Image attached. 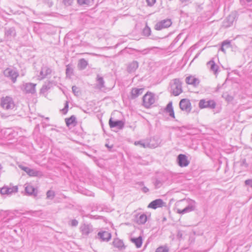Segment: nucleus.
Here are the masks:
<instances>
[{
  "label": "nucleus",
  "instance_id": "obj_1",
  "mask_svg": "<svg viewBox=\"0 0 252 252\" xmlns=\"http://www.w3.org/2000/svg\"><path fill=\"white\" fill-rule=\"evenodd\" d=\"M186 202L187 205L183 209H177V213L179 214H185L194 211L196 208V202L192 199H183L177 203V205L180 206L181 203Z\"/></svg>",
  "mask_w": 252,
  "mask_h": 252
},
{
  "label": "nucleus",
  "instance_id": "obj_2",
  "mask_svg": "<svg viewBox=\"0 0 252 252\" xmlns=\"http://www.w3.org/2000/svg\"><path fill=\"white\" fill-rule=\"evenodd\" d=\"M183 92L182 83L179 79L173 80L171 83V92L174 96H178Z\"/></svg>",
  "mask_w": 252,
  "mask_h": 252
},
{
  "label": "nucleus",
  "instance_id": "obj_3",
  "mask_svg": "<svg viewBox=\"0 0 252 252\" xmlns=\"http://www.w3.org/2000/svg\"><path fill=\"white\" fill-rule=\"evenodd\" d=\"M3 74L5 77L9 78L11 81L15 83L19 74L16 68L8 67L3 71Z\"/></svg>",
  "mask_w": 252,
  "mask_h": 252
},
{
  "label": "nucleus",
  "instance_id": "obj_4",
  "mask_svg": "<svg viewBox=\"0 0 252 252\" xmlns=\"http://www.w3.org/2000/svg\"><path fill=\"white\" fill-rule=\"evenodd\" d=\"M1 107L5 110H11L15 107V103L12 98L9 96L2 97L0 100Z\"/></svg>",
  "mask_w": 252,
  "mask_h": 252
},
{
  "label": "nucleus",
  "instance_id": "obj_5",
  "mask_svg": "<svg viewBox=\"0 0 252 252\" xmlns=\"http://www.w3.org/2000/svg\"><path fill=\"white\" fill-rule=\"evenodd\" d=\"M155 102V95L152 93L148 92L143 97V104L146 108H149Z\"/></svg>",
  "mask_w": 252,
  "mask_h": 252
},
{
  "label": "nucleus",
  "instance_id": "obj_6",
  "mask_svg": "<svg viewBox=\"0 0 252 252\" xmlns=\"http://www.w3.org/2000/svg\"><path fill=\"white\" fill-rule=\"evenodd\" d=\"M216 103L213 100L201 99L199 102V107L200 109L209 108L214 109L216 107Z\"/></svg>",
  "mask_w": 252,
  "mask_h": 252
},
{
  "label": "nucleus",
  "instance_id": "obj_7",
  "mask_svg": "<svg viewBox=\"0 0 252 252\" xmlns=\"http://www.w3.org/2000/svg\"><path fill=\"white\" fill-rule=\"evenodd\" d=\"M18 191V187L16 186H4L0 189V192L2 195H10L13 193H15Z\"/></svg>",
  "mask_w": 252,
  "mask_h": 252
},
{
  "label": "nucleus",
  "instance_id": "obj_8",
  "mask_svg": "<svg viewBox=\"0 0 252 252\" xmlns=\"http://www.w3.org/2000/svg\"><path fill=\"white\" fill-rule=\"evenodd\" d=\"M179 106L182 111L187 113H189L191 110V103L188 99L184 98L181 99L179 103Z\"/></svg>",
  "mask_w": 252,
  "mask_h": 252
},
{
  "label": "nucleus",
  "instance_id": "obj_9",
  "mask_svg": "<svg viewBox=\"0 0 252 252\" xmlns=\"http://www.w3.org/2000/svg\"><path fill=\"white\" fill-rule=\"evenodd\" d=\"M51 72L52 69L50 67L47 66H43L41 68L39 74L37 76V79L39 80H43L50 74Z\"/></svg>",
  "mask_w": 252,
  "mask_h": 252
},
{
  "label": "nucleus",
  "instance_id": "obj_10",
  "mask_svg": "<svg viewBox=\"0 0 252 252\" xmlns=\"http://www.w3.org/2000/svg\"><path fill=\"white\" fill-rule=\"evenodd\" d=\"M171 24L172 22L170 19H164L157 23L155 28L157 30H160L170 27Z\"/></svg>",
  "mask_w": 252,
  "mask_h": 252
},
{
  "label": "nucleus",
  "instance_id": "obj_11",
  "mask_svg": "<svg viewBox=\"0 0 252 252\" xmlns=\"http://www.w3.org/2000/svg\"><path fill=\"white\" fill-rule=\"evenodd\" d=\"M36 84L27 83L23 85L22 88L26 93L33 94L36 92Z\"/></svg>",
  "mask_w": 252,
  "mask_h": 252
},
{
  "label": "nucleus",
  "instance_id": "obj_12",
  "mask_svg": "<svg viewBox=\"0 0 252 252\" xmlns=\"http://www.w3.org/2000/svg\"><path fill=\"white\" fill-rule=\"evenodd\" d=\"M177 162L180 167H186L189 163V161L188 160L187 157L186 155L183 154H180L177 157Z\"/></svg>",
  "mask_w": 252,
  "mask_h": 252
},
{
  "label": "nucleus",
  "instance_id": "obj_13",
  "mask_svg": "<svg viewBox=\"0 0 252 252\" xmlns=\"http://www.w3.org/2000/svg\"><path fill=\"white\" fill-rule=\"evenodd\" d=\"M80 231L83 235L87 236L93 232V228L92 225L89 224H83L80 226Z\"/></svg>",
  "mask_w": 252,
  "mask_h": 252
},
{
  "label": "nucleus",
  "instance_id": "obj_14",
  "mask_svg": "<svg viewBox=\"0 0 252 252\" xmlns=\"http://www.w3.org/2000/svg\"><path fill=\"white\" fill-rule=\"evenodd\" d=\"M16 33L14 28H10L5 29L4 37L6 40H11L16 36Z\"/></svg>",
  "mask_w": 252,
  "mask_h": 252
},
{
  "label": "nucleus",
  "instance_id": "obj_15",
  "mask_svg": "<svg viewBox=\"0 0 252 252\" xmlns=\"http://www.w3.org/2000/svg\"><path fill=\"white\" fill-rule=\"evenodd\" d=\"M109 124L110 127H117L119 129H122L124 126L123 121L120 120L114 121L112 118H110L109 121Z\"/></svg>",
  "mask_w": 252,
  "mask_h": 252
},
{
  "label": "nucleus",
  "instance_id": "obj_16",
  "mask_svg": "<svg viewBox=\"0 0 252 252\" xmlns=\"http://www.w3.org/2000/svg\"><path fill=\"white\" fill-rule=\"evenodd\" d=\"M164 202L161 199H157L152 201L148 205V208L156 209L163 206Z\"/></svg>",
  "mask_w": 252,
  "mask_h": 252
},
{
  "label": "nucleus",
  "instance_id": "obj_17",
  "mask_svg": "<svg viewBox=\"0 0 252 252\" xmlns=\"http://www.w3.org/2000/svg\"><path fill=\"white\" fill-rule=\"evenodd\" d=\"M135 145L144 148H155L159 146L158 143H134Z\"/></svg>",
  "mask_w": 252,
  "mask_h": 252
},
{
  "label": "nucleus",
  "instance_id": "obj_18",
  "mask_svg": "<svg viewBox=\"0 0 252 252\" xmlns=\"http://www.w3.org/2000/svg\"><path fill=\"white\" fill-rule=\"evenodd\" d=\"M208 68L210 70L213 72L214 74L216 75L218 73L219 66L216 64L213 60H211L207 63Z\"/></svg>",
  "mask_w": 252,
  "mask_h": 252
},
{
  "label": "nucleus",
  "instance_id": "obj_19",
  "mask_svg": "<svg viewBox=\"0 0 252 252\" xmlns=\"http://www.w3.org/2000/svg\"><path fill=\"white\" fill-rule=\"evenodd\" d=\"M98 237L103 241H108L111 238V234L108 231H101L97 234Z\"/></svg>",
  "mask_w": 252,
  "mask_h": 252
},
{
  "label": "nucleus",
  "instance_id": "obj_20",
  "mask_svg": "<svg viewBox=\"0 0 252 252\" xmlns=\"http://www.w3.org/2000/svg\"><path fill=\"white\" fill-rule=\"evenodd\" d=\"M136 222L139 224H144L147 220V217L145 214H138L136 216Z\"/></svg>",
  "mask_w": 252,
  "mask_h": 252
},
{
  "label": "nucleus",
  "instance_id": "obj_21",
  "mask_svg": "<svg viewBox=\"0 0 252 252\" xmlns=\"http://www.w3.org/2000/svg\"><path fill=\"white\" fill-rule=\"evenodd\" d=\"M186 82L188 84L192 85L194 86H197L199 83V81L198 79L191 76H188L186 78Z\"/></svg>",
  "mask_w": 252,
  "mask_h": 252
},
{
  "label": "nucleus",
  "instance_id": "obj_22",
  "mask_svg": "<svg viewBox=\"0 0 252 252\" xmlns=\"http://www.w3.org/2000/svg\"><path fill=\"white\" fill-rule=\"evenodd\" d=\"M143 89L132 88L131 91V97L134 99L142 94Z\"/></svg>",
  "mask_w": 252,
  "mask_h": 252
},
{
  "label": "nucleus",
  "instance_id": "obj_23",
  "mask_svg": "<svg viewBox=\"0 0 252 252\" xmlns=\"http://www.w3.org/2000/svg\"><path fill=\"white\" fill-rule=\"evenodd\" d=\"M28 175L31 177H41L43 175V174L39 170L31 168L28 172Z\"/></svg>",
  "mask_w": 252,
  "mask_h": 252
},
{
  "label": "nucleus",
  "instance_id": "obj_24",
  "mask_svg": "<svg viewBox=\"0 0 252 252\" xmlns=\"http://www.w3.org/2000/svg\"><path fill=\"white\" fill-rule=\"evenodd\" d=\"M138 67V63L137 61H133L127 66V71L131 73L134 72Z\"/></svg>",
  "mask_w": 252,
  "mask_h": 252
},
{
  "label": "nucleus",
  "instance_id": "obj_25",
  "mask_svg": "<svg viewBox=\"0 0 252 252\" xmlns=\"http://www.w3.org/2000/svg\"><path fill=\"white\" fill-rule=\"evenodd\" d=\"M88 65V61L84 59H81L78 61L77 66L80 70H84Z\"/></svg>",
  "mask_w": 252,
  "mask_h": 252
},
{
  "label": "nucleus",
  "instance_id": "obj_26",
  "mask_svg": "<svg viewBox=\"0 0 252 252\" xmlns=\"http://www.w3.org/2000/svg\"><path fill=\"white\" fill-rule=\"evenodd\" d=\"M131 241L135 245L137 248H140L143 243L141 236H139L137 238H132L131 239Z\"/></svg>",
  "mask_w": 252,
  "mask_h": 252
},
{
  "label": "nucleus",
  "instance_id": "obj_27",
  "mask_svg": "<svg viewBox=\"0 0 252 252\" xmlns=\"http://www.w3.org/2000/svg\"><path fill=\"white\" fill-rule=\"evenodd\" d=\"M166 111L168 113L169 115L173 118H175L174 112L173 110V108L172 107V102H170L166 106Z\"/></svg>",
  "mask_w": 252,
  "mask_h": 252
},
{
  "label": "nucleus",
  "instance_id": "obj_28",
  "mask_svg": "<svg viewBox=\"0 0 252 252\" xmlns=\"http://www.w3.org/2000/svg\"><path fill=\"white\" fill-rule=\"evenodd\" d=\"M65 123L68 126H74L76 124L75 117L74 116H72L69 118L66 119Z\"/></svg>",
  "mask_w": 252,
  "mask_h": 252
},
{
  "label": "nucleus",
  "instance_id": "obj_29",
  "mask_svg": "<svg viewBox=\"0 0 252 252\" xmlns=\"http://www.w3.org/2000/svg\"><path fill=\"white\" fill-rule=\"evenodd\" d=\"M113 245L115 247L118 249H122L124 247L123 242L119 239H115L113 242Z\"/></svg>",
  "mask_w": 252,
  "mask_h": 252
},
{
  "label": "nucleus",
  "instance_id": "obj_30",
  "mask_svg": "<svg viewBox=\"0 0 252 252\" xmlns=\"http://www.w3.org/2000/svg\"><path fill=\"white\" fill-rule=\"evenodd\" d=\"M25 186V191L28 194H34L35 188L29 184H26Z\"/></svg>",
  "mask_w": 252,
  "mask_h": 252
},
{
  "label": "nucleus",
  "instance_id": "obj_31",
  "mask_svg": "<svg viewBox=\"0 0 252 252\" xmlns=\"http://www.w3.org/2000/svg\"><path fill=\"white\" fill-rule=\"evenodd\" d=\"M77 3L80 5L90 6L93 4L94 0H77Z\"/></svg>",
  "mask_w": 252,
  "mask_h": 252
},
{
  "label": "nucleus",
  "instance_id": "obj_32",
  "mask_svg": "<svg viewBox=\"0 0 252 252\" xmlns=\"http://www.w3.org/2000/svg\"><path fill=\"white\" fill-rule=\"evenodd\" d=\"M97 88L99 89H101L104 87V81L103 78L99 75L97 76Z\"/></svg>",
  "mask_w": 252,
  "mask_h": 252
},
{
  "label": "nucleus",
  "instance_id": "obj_33",
  "mask_svg": "<svg viewBox=\"0 0 252 252\" xmlns=\"http://www.w3.org/2000/svg\"><path fill=\"white\" fill-rule=\"evenodd\" d=\"M51 86V85L50 82H49L48 84H45L43 85V86L40 89V93L44 94L50 88Z\"/></svg>",
  "mask_w": 252,
  "mask_h": 252
},
{
  "label": "nucleus",
  "instance_id": "obj_34",
  "mask_svg": "<svg viewBox=\"0 0 252 252\" xmlns=\"http://www.w3.org/2000/svg\"><path fill=\"white\" fill-rule=\"evenodd\" d=\"M169 249L166 246H162L158 248L155 252H168Z\"/></svg>",
  "mask_w": 252,
  "mask_h": 252
},
{
  "label": "nucleus",
  "instance_id": "obj_35",
  "mask_svg": "<svg viewBox=\"0 0 252 252\" xmlns=\"http://www.w3.org/2000/svg\"><path fill=\"white\" fill-rule=\"evenodd\" d=\"M73 73V70L72 68L69 65H66V74L67 76L70 77Z\"/></svg>",
  "mask_w": 252,
  "mask_h": 252
},
{
  "label": "nucleus",
  "instance_id": "obj_36",
  "mask_svg": "<svg viewBox=\"0 0 252 252\" xmlns=\"http://www.w3.org/2000/svg\"><path fill=\"white\" fill-rule=\"evenodd\" d=\"M46 195L47 198L52 199L55 196V192L53 190H49L47 192Z\"/></svg>",
  "mask_w": 252,
  "mask_h": 252
},
{
  "label": "nucleus",
  "instance_id": "obj_37",
  "mask_svg": "<svg viewBox=\"0 0 252 252\" xmlns=\"http://www.w3.org/2000/svg\"><path fill=\"white\" fill-rule=\"evenodd\" d=\"M223 97H224L225 98V100L226 101H227L228 102H230V101H232L233 99V97L231 95H230L227 94H223Z\"/></svg>",
  "mask_w": 252,
  "mask_h": 252
},
{
  "label": "nucleus",
  "instance_id": "obj_38",
  "mask_svg": "<svg viewBox=\"0 0 252 252\" xmlns=\"http://www.w3.org/2000/svg\"><path fill=\"white\" fill-rule=\"evenodd\" d=\"M18 167L22 170L24 171L25 172H26V173L28 174V172L30 170V169H31L29 167H26V166H24L22 164H19L18 165Z\"/></svg>",
  "mask_w": 252,
  "mask_h": 252
},
{
  "label": "nucleus",
  "instance_id": "obj_39",
  "mask_svg": "<svg viewBox=\"0 0 252 252\" xmlns=\"http://www.w3.org/2000/svg\"><path fill=\"white\" fill-rule=\"evenodd\" d=\"M73 1L74 0H63V2L65 5L69 6L72 4Z\"/></svg>",
  "mask_w": 252,
  "mask_h": 252
},
{
  "label": "nucleus",
  "instance_id": "obj_40",
  "mask_svg": "<svg viewBox=\"0 0 252 252\" xmlns=\"http://www.w3.org/2000/svg\"><path fill=\"white\" fill-rule=\"evenodd\" d=\"M68 101L65 102L64 107L62 110L63 113L65 114L68 111Z\"/></svg>",
  "mask_w": 252,
  "mask_h": 252
},
{
  "label": "nucleus",
  "instance_id": "obj_41",
  "mask_svg": "<svg viewBox=\"0 0 252 252\" xmlns=\"http://www.w3.org/2000/svg\"><path fill=\"white\" fill-rule=\"evenodd\" d=\"M240 165L245 168H247L248 167V164L246 162L245 159H242V160L241 161Z\"/></svg>",
  "mask_w": 252,
  "mask_h": 252
},
{
  "label": "nucleus",
  "instance_id": "obj_42",
  "mask_svg": "<svg viewBox=\"0 0 252 252\" xmlns=\"http://www.w3.org/2000/svg\"><path fill=\"white\" fill-rule=\"evenodd\" d=\"M155 186L156 189L160 188L162 186V182L159 180H156L155 182Z\"/></svg>",
  "mask_w": 252,
  "mask_h": 252
},
{
  "label": "nucleus",
  "instance_id": "obj_43",
  "mask_svg": "<svg viewBox=\"0 0 252 252\" xmlns=\"http://www.w3.org/2000/svg\"><path fill=\"white\" fill-rule=\"evenodd\" d=\"M223 46L226 48H229L230 47V42L229 41L225 40L222 43V45Z\"/></svg>",
  "mask_w": 252,
  "mask_h": 252
},
{
  "label": "nucleus",
  "instance_id": "obj_44",
  "mask_svg": "<svg viewBox=\"0 0 252 252\" xmlns=\"http://www.w3.org/2000/svg\"><path fill=\"white\" fill-rule=\"evenodd\" d=\"M147 5L149 6H152L155 3L156 0H146Z\"/></svg>",
  "mask_w": 252,
  "mask_h": 252
},
{
  "label": "nucleus",
  "instance_id": "obj_45",
  "mask_svg": "<svg viewBox=\"0 0 252 252\" xmlns=\"http://www.w3.org/2000/svg\"><path fill=\"white\" fill-rule=\"evenodd\" d=\"M245 184L252 188V179H248L245 181Z\"/></svg>",
  "mask_w": 252,
  "mask_h": 252
},
{
  "label": "nucleus",
  "instance_id": "obj_46",
  "mask_svg": "<svg viewBox=\"0 0 252 252\" xmlns=\"http://www.w3.org/2000/svg\"><path fill=\"white\" fill-rule=\"evenodd\" d=\"M78 222L76 220H72L71 221V225L72 226H76L78 225Z\"/></svg>",
  "mask_w": 252,
  "mask_h": 252
},
{
  "label": "nucleus",
  "instance_id": "obj_47",
  "mask_svg": "<svg viewBox=\"0 0 252 252\" xmlns=\"http://www.w3.org/2000/svg\"><path fill=\"white\" fill-rule=\"evenodd\" d=\"M183 232L180 231V230H179L177 232V237L178 239H182L183 238Z\"/></svg>",
  "mask_w": 252,
  "mask_h": 252
},
{
  "label": "nucleus",
  "instance_id": "obj_48",
  "mask_svg": "<svg viewBox=\"0 0 252 252\" xmlns=\"http://www.w3.org/2000/svg\"><path fill=\"white\" fill-rule=\"evenodd\" d=\"M72 90L75 94H77L78 92V88L75 86L72 87Z\"/></svg>",
  "mask_w": 252,
  "mask_h": 252
},
{
  "label": "nucleus",
  "instance_id": "obj_49",
  "mask_svg": "<svg viewBox=\"0 0 252 252\" xmlns=\"http://www.w3.org/2000/svg\"><path fill=\"white\" fill-rule=\"evenodd\" d=\"M180 0L182 3H184L185 5H187L189 3L190 0Z\"/></svg>",
  "mask_w": 252,
  "mask_h": 252
},
{
  "label": "nucleus",
  "instance_id": "obj_50",
  "mask_svg": "<svg viewBox=\"0 0 252 252\" xmlns=\"http://www.w3.org/2000/svg\"><path fill=\"white\" fill-rule=\"evenodd\" d=\"M142 190L144 192H147L149 191V189L146 187H144V188H143L142 189Z\"/></svg>",
  "mask_w": 252,
  "mask_h": 252
},
{
  "label": "nucleus",
  "instance_id": "obj_51",
  "mask_svg": "<svg viewBox=\"0 0 252 252\" xmlns=\"http://www.w3.org/2000/svg\"><path fill=\"white\" fill-rule=\"evenodd\" d=\"M150 32V29L149 28L145 29L144 30L145 32H147V33H149Z\"/></svg>",
  "mask_w": 252,
  "mask_h": 252
},
{
  "label": "nucleus",
  "instance_id": "obj_52",
  "mask_svg": "<svg viewBox=\"0 0 252 252\" xmlns=\"http://www.w3.org/2000/svg\"><path fill=\"white\" fill-rule=\"evenodd\" d=\"M105 146L107 147L108 149H111L112 147V145L109 146L108 143L105 144Z\"/></svg>",
  "mask_w": 252,
  "mask_h": 252
},
{
  "label": "nucleus",
  "instance_id": "obj_53",
  "mask_svg": "<svg viewBox=\"0 0 252 252\" xmlns=\"http://www.w3.org/2000/svg\"><path fill=\"white\" fill-rule=\"evenodd\" d=\"M220 50L223 52L224 53L225 52V49H224V46H223L222 45H221V48H220Z\"/></svg>",
  "mask_w": 252,
  "mask_h": 252
},
{
  "label": "nucleus",
  "instance_id": "obj_54",
  "mask_svg": "<svg viewBox=\"0 0 252 252\" xmlns=\"http://www.w3.org/2000/svg\"><path fill=\"white\" fill-rule=\"evenodd\" d=\"M248 2H251L252 1V0H246Z\"/></svg>",
  "mask_w": 252,
  "mask_h": 252
},
{
  "label": "nucleus",
  "instance_id": "obj_55",
  "mask_svg": "<svg viewBox=\"0 0 252 252\" xmlns=\"http://www.w3.org/2000/svg\"><path fill=\"white\" fill-rule=\"evenodd\" d=\"M46 120H49V118L48 117H47L45 118Z\"/></svg>",
  "mask_w": 252,
  "mask_h": 252
},
{
  "label": "nucleus",
  "instance_id": "obj_56",
  "mask_svg": "<svg viewBox=\"0 0 252 252\" xmlns=\"http://www.w3.org/2000/svg\"><path fill=\"white\" fill-rule=\"evenodd\" d=\"M197 148V146H195V147L194 148V149H196Z\"/></svg>",
  "mask_w": 252,
  "mask_h": 252
},
{
  "label": "nucleus",
  "instance_id": "obj_57",
  "mask_svg": "<svg viewBox=\"0 0 252 252\" xmlns=\"http://www.w3.org/2000/svg\"><path fill=\"white\" fill-rule=\"evenodd\" d=\"M145 50H143L142 51H141V52H144Z\"/></svg>",
  "mask_w": 252,
  "mask_h": 252
}]
</instances>
